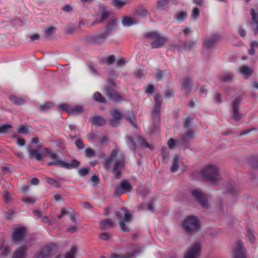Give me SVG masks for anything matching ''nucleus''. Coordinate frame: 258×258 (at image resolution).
<instances>
[{
    "instance_id": "nucleus-19",
    "label": "nucleus",
    "mask_w": 258,
    "mask_h": 258,
    "mask_svg": "<svg viewBox=\"0 0 258 258\" xmlns=\"http://www.w3.org/2000/svg\"><path fill=\"white\" fill-rule=\"evenodd\" d=\"M116 18H112L106 24L104 29L103 32L109 37L112 34V31L114 30L117 27Z\"/></svg>"
},
{
    "instance_id": "nucleus-14",
    "label": "nucleus",
    "mask_w": 258,
    "mask_h": 258,
    "mask_svg": "<svg viewBox=\"0 0 258 258\" xmlns=\"http://www.w3.org/2000/svg\"><path fill=\"white\" fill-rule=\"evenodd\" d=\"M110 115L112 118L109 120V125L113 127L118 126L123 117L121 113L117 109H113L111 111Z\"/></svg>"
},
{
    "instance_id": "nucleus-1",
    "label": "nucleus",
    "mask_w": 258,
    "mask_h": 258,
    "mask_svg": "<svg viewBox=\"0 0 258 258\" xmlns=\"http://www.w3.org/2000/svg\"><path fill=\"white\" fill-rule=\"evenodd\" d=\"M115 216L118 220V224L123 232H128L131 229L127 225L133 221L134 217L130 211L125 207H121L114 212Z\"/></svg>"
},
{
    "instance_id": "nucleus-43",
    "label": "nucleus",
    "mask_w": 258,
    "mask_h": 258,
    "mask_svg": "<svg viewBox=\"0 0 258 258\" xmlns=\"http://www.w3.org/2000/svg\"><path fill=\"white\" fill-rule=\"evenodd\" d=\"M233 78V75L231 73L224 74L222 76L219 77L221 82H230Z\"/></svg>"
},
{
    "instance_id": "nucleus-26",
    "label": "nucleus",
    "mask_w": 258,
    "mask_h": 258,
    "mask_svg": "<svg viewBox=\"0 0 258 258\" xmlns=\"http://www.w3.org/2000/svg\"><path fill=\"white\" fill-rule=\"evenodd\" d=\"M239 72L244 76L245 79H248L253 74L254 71L252 68L244 65L240 68Z\"/></svg>"
},
{
    "instance_id": "nucleus-61",
    "label": "nucleus",
    "mask_w": 258,
    "mask_h": 258,
    "mask_svg": "<svg viewBox=\"0 0 258 258\" xmlns=\"http://www.w3.org/2000/svg\"><path fill=\"white\" fill-rule=\"evenodd\" d=\"M75 144L79 150H82L84 148L85 145L80 139H78L75 142Z\"/></svg>"
},
{
    "instance_id": "nucleus-21",
    "label": "nucleus",
    "mask_w": 258,
    "mask_h": 258,
    "mask_svg": "<svg viewBox=\"0 0 258 258\" xmlns=\"http://www.w3.org/2000/svg\"><path fill=\"white\" fill-rule=\"evenodd\" d=\"M28 247L24 245L17 248L13 254L12 258H26Z\"/></svg>"
},
{
    "instance_id": "nucleus-30",
    "label": "nucleus",
    "mask_w": 258,
    "mask_h": 258,
    "mask_svg": "<svg viewBox=\"0 0 258 258\" xmlns=\"http://www.w3.org/2000/svg\"><path fill=\"white\" fill-rule=\"evenodd\" d=\"M9 100L14 104L22 105L25 103V100L23 97H18L14 95L9 96Z\"/></svg>"
},
{
    "instance_id": "nucleus-3",
    "label": "nucleus",
    "mask_w": 258,
    "mask_h": 258,
    "mask_svg": "<svg viewBox=\"0 0 258 258\" xmlns=\"http://www.w3.org/2000/svg\"><path fill=\"white\" fill-rule=\"evenodd\" d=\"M116 86L115 80H113L111 77H108L107 84L104 88V92L107 96L115 102H120L123 99L121 95L114 90Z\"/></svg>"
},
{
    "instance_id": "nucleus-35",
    "label": "nucleus",
    "mask_w": 258,
    "mask_h": 258,
    "mask_svg": "<svg viewBox=\"0 0 258 258\" xmlns=\"http://www.w3.org/2000/svg\"><path fill=\"white\" fill-rule=\"evenodd\" d=\"M126 139H127V145L131 150L135 153L136 152V143L134 138L131 136H126Z\"/></svg>"
},
{
    "instance_id": "nucleus-57",
    "label": "nucleus",
    "mask_w": 258,
    "mask_h": 258,
    "mask_svg": "<svg viewBox=\"0 0 258 258\" xmlns=\"http://www.w3.org/2000/svg\"><path fill=\"white\" fill-rule=\"evenodd\" d=\"M191 120V118L190 116L187 117L183 122V126L184 128L186 130H188L190 127V122Z\"/></svg>"
},
{
    "instance_id": "nucleus-16",
    "label": "nucleus",
    "mask_w": 258,
    "mask_h": 258,
    "mask_svg": "<svg viewBox=\"0 0 258 258\" xmlns=\"http://www.w3.org/2000/svg\"><path fill=\"white\" fill-rule=\"evenodd\" d=\"M110 12L109 11L108 7L102 4L99 5V11L97 14L98 20L102 23H104V22L109 17Z\"/></svg>"
},
{
    "instance_id": "nucleus-28",
    "label": "nucleus",
    "mask_w": 258,
    "mask_h": 258,
    "mask_svg": "<svg viewBox=\"0 0 258 258\" xmlns=\"http://www.w3.org/2000/svg\"><path fill=\"white\" fill-rule=\"evenodd\" d=\"M121 23L124 27H130L138 24V22L136 21L133 18L128 16H123L122 18Z\"/></svg>"
},
{
    "instance_id": "nucleus-8",
    "label": "nucleus",
    "mask_w": 258,
    "mask_h": 258,
    "mask_svg": "<svg viewBox=\"0 0 258 258\" xmlns=\"http://www.w3.org/2000/svg\"><path fill=\"white\" fill-rule=\"evenodd\" d=\"M108 37L104 33L94 35H89L86 37L85 41L87 43L91 44L103 45Z\"/></svg>"
},
{
    "instance_id": "nucleus-42",
    "label": "nucleus",
    "mask_w": 258,
    "mask_h": 258,
    "mask_svg": "<svg viewBox=\"0 0 258 258\" xmlns=\"http://www.w3.org/2000/svg\"><path fill=\"white\" fill-rule=\"evenodd\" d=\"M196 45L197 42L192 40H190L187 42H184L183 44L184 49L187 50H191L192 48L195 47Z\"/></svg>"
},
{
    "instance_id": "nucleus-52",
    "label": "nucleus",
    "mask_w": 258,
    "mask_h": 258,
    "mask_svg": "<svg viewBox=\"0 0 258 258\" xmlns=\"http://www.w3.org/2000/svg\"><path fill=\"white\" fill-rule=\"evenodd\" d=\"M46 180L50 185L53 186L56 188H60L61 187L60 184L56 180L52 178L46 177Z\"/></svg>"
},
{
    "instance_id": "nucleus-6",
    "label": "nucleus",
    "mask_w": 258,
    "mask_h": 258,
    "mask_svg": "<svg viewBox=\"0 0 258 258\" xmlns=\"http://www.w3.org/2000/svg\"><path fill=\"white\" fill-rule=\"evenodd\" d=\"M191 195L196 202L204 209H208L210 205L208 198L205 194L199 189H192Z\"/></svg>"
},
{
    "instance_id": "nucleus-5",
    "label": "nucleus",
    "mask_w": 258,
    "mask_h": 258,
    "mask_svg": "<svg viewBox=\"0 0 258 258\" xmlns=\"http://www.w3.org/2000/svg\"><path fill=\"white\" fill-rule=\"evenodd\" d=\"M81 164L80 161L75 158H71L69 163L60 159H58L49 162L47 165L49 166H55L70 170L78 169L81 165Z\"/></svg>"
},
{
    "instance_id": "nucleus-63",
    "label": "nucleus",
    "mask_w": 258,
    "mask_h": 258,
    "mask_svg": "<svg viewBox=\"0 0 258 258\" xmlns=\"http://www.w3.org/2000/svg\"><path fill=\"white\" fill-rule=\"evenodd\" d=\"M155 105L161 107L162 103V98L160 97L159 94H156L154 98Z\"/></svg>"
},
{
    "instance_id": "nucleus-23",
    "label": "nucleus",
    "mask_w": 258,
    "mask_h": 258,
    "mask_svg": "<svg viewBox=\"0 0 258 258\" xmlns=\"http://www.w3.org/2000/svg\"><path fill=\"white\" fill-rule=\"evenodd\" d=\"M99 228L101 230H107L115 226L114 222L110 219L102 220L99 222Z\"/></svg>"
},
{
    "instance_id": "nucleus-7",
    "label": "nucleus",
    "mask_w": 258,
    "mask_h": 258,
    "mask_svg": "<svg viewBox=\"0 0 258 258\" xmlns=\"http://www.w3.org/2000/svg\"><path fill=\"white\" fill-rule=\"evenodd\" d=\"M58 107L61 111L68 113L70 115L81 114L84 110V106L80 105L71 106L67 103H61Z\"/></svg>"
},
{
    "instance_id": "nucleus-49",
    "label": "nucleus",
    "mask_w": 258,
    "mask_h": 258,
    "mask_svg": "<svg viewBox=\"0 0 258 258\" xmlns=\"http://www.w3.org/2000/svg\"><path fill=\"white\" fill-rule=\"evenodd\" d=\"M56 29L54 26H51L45 29V34L47 37L54 35L56 32Z\"/></svg>"
},
{
    "instance_id": "nucleus-54",
    "label": "nucleus",
    "mask_w": 258,
    "mask_h": 258,
    "mask_svg": "<svg viewBox=\"0 0 258 258\" xmlns=\"http://www.w3.org/2000/svg\"><path fill=\"white\" fill-rule=\"evenodd\" d=\"M159 34L157 31H149L147 32L145 35V37L146 38H153L155 39Z\"/></svg>"
},
{
    "instance_id": "nucleus-24",
    "label": "nucleus",
    "mask_w": 258,
    "mask_h": 258,
    "mask_svg": "<svg viewBox=\"0 0 258 258\" xmlns=\"http://www.w3.org/2000/svg\"><path fill=\"white\" fill-rule=\"evenodd\" d=\"M243 247L244 245L241 241L237 243L236 248L234 251V258H244V253L242 251Z\"/></svg>"
},
{
    "instance_id": "nucleus-4",
    "label": "nucleus",
    "mask_w": 258,
    "mask_h": 258,
    "mask_svg": "<svg viewBox=\"0 0 258 258\" xmlns=\"http://www.w3.org/2000/svg\"><path fill=\"white\" fill-rule=\"evenodd\" d=\"M219 172L216 166L211 165L201 171V175L205 180L215 183L219 181Z\"/></svg>"
},
{
    "instance_id": "nucleus-47",
    "label": "nucleus",
    "mask_w": 258,
    "mask_h": 258,
    "mask_svg": "<svg viewBox=\"0 0 258 258\" xmlns=\"http://www.w3.org/2000/svg\"><path fill=\"white\" fill-rule=\"evenodd\" d=\"M249 164L252 169L258 168V158L252 157L249 159Z\"/></svg>"
},
{
    "instance_id": "nucleus-48",
    "label": "nucleus",
    "mask_w": 258,
    "mask_h": 258,
    "mask_svg": "<svg viewBox=\"0 0 258 258\" xmlns=\"http://www.w3.org/2000/svg\"><path fill=\"white\" fill-rule=\"evenodd\" d=\"M76 253V248L75 246H72L70 251L65 253L64 258H75V255Z\"/></svg>"
},
{
    "instance_id": "nucleus-34",
    "label": "nucleus",
    "mask_w": 258,
    "mask_h": 258,
    "mask_svg": "<svg viewBox=\"0 0 258 258\" xmlns=\"http://www.w3.org/2000/svg\"><path fill=\"white\" fill-rule=\"evenodd\" d=\"M93 99L97 102L100 103L105 104L106 103V100L102 94L98 92H95L93 96Z\"/></svg>"
},
{
    "instance_id": "nucleus-44",
    "label": "nucleus",
    "mask_w": 258,
    "mask_h": 258,
    "mask_svg": "<svg viewBox=\"0 0 258 258\" xmlns=\"http://www.w3.org/2000/svg\"><path fill=\"white\" fill-rule=\"evenodd\" d=\"M156 199L155 198H152L149 201L148 204H146V208L145 211H149L153 212L154 210V205Z\"/></svg>"
},
{
    "instance_id": "nucleus-64",
    "label": "nucleus",
    "mask_w": 258,
    "mask_h": 258,
    "mask_svg": "<svg viewBox=\"0 0 258 258\" xmlns=\"http://www.w3.org/2000/svg\"><path fill=\"white\" fill-rule=\"evenodd\" d=\"M214 100L216 102L221 104L223 102L222 95L219 92H216L214 97Z\"/></svg>"
},
{
    "instance_id": "nucleus-46",
    "label": "nucleus",
    "mask_w": 258,
    "mask_h": 258,
    "mask_svg": "<svg viewBox=\"0 0 258 258\" xmlns=\"http://www.w3.org/2000/svg\"><path fill=\"white\" fill-rule=\"evenodd\" d=\"M126 2L122 0H112V5L117 9H121Z\"/></svg>"
},
{
    "instance_id": "nucleus-25",
    "label": "nucleus",
    "mask_w": 258,
    "mask_h": 258,
    "mask_svg": "<svg viewBox=\"0 0 258 258\" xmlns=\"http://www.w3.org/2000/svg\"><path fill=\"white\" fill-rule=\"evenodd\" d=\"M91 122L93 125L102 126L106 123V120L102 116L95 115L91 118Z\"/></svg>"
},
{
    "instance_id": "nucleus-12",
    "label": "nucleus",
    "mask_w": 258,
    "mask_h": 258,
    "mask_svg": "<svg viewBox=\"0 0 258 258\" xmlns=\"http://www.w3.org/2000/svg\"><path fill=\"white\" fill-rule=\"evenodd\" d=\"M133 186L129 181L123 179L119 185L115 188V194L120 196L122 194L130 192L132 191Z\"/></svg>"
},
{
    "instance_id": "nucleus-36",
    "label": "nucleus",
    "mask_w": 258,
    "mask_h": 258,
    "mask_svg": "<svg viewBox=\"0 0 258 258\" xmlns=\"http://www.w3.org/2000/svg\"><path fill=\"white\" fill-rule=\"evenodd\" d=\"M12 128V125L9 123H6L0 125V134H6L11 132L10 130Z\"/></svg>"
},
{
    "instance_id": "nucleus-56",
    "label": "nucleus",
    "mask_w": 258,
    "mask_h": 258,
    "mask_svg": "<svg viewBox=\"0 0 258 258\" xmlns=\"http://www.w3.org/2000/svg\"><path fill=\"white\" fill-rule=\"evenodd\" d=\"M85 156L87 158H91L94 157L95 154V151L91 148H88L85 150Z\"/></svg>"
},
{
    "instance_id": "nucleus-41",
    "label": "nucleus",
    "mask_w": 258,
    "mask_h": 258,
    "mask_svg": "<svg viewBox=\"0 0 258 258\" xmlns=\"http://www.w3.org/2000/svg\"><path fill=\"white\" fill-rule=\"evenodd\" d=\"M90 167L88 166H86L79 168L78 172L81 177H85L90 173Z\"/></svg>"
},
{
    "instance_id": "nucleus-45",
    "label": "nucleus",
    "mask_w": 258,
    "mask_h": 258,
    "mask_svg": "<svg viewBox=\"0 0 258 258\" xmlns=\"http://www.w3.org/2000/svg\"><path fill=\"white\" fill-rule=\"evenodd\" d=\"M168 4L167 0H158L157 2L156 9H161L163 11L166 10V6Z\"/></svg>"
},
{
    "instance_id": "nucleus-2",
    "label": "nucleus",
    "mask_w": 258,
    "mask_h": 258,
    "mask_svg": "<svg viewBox=\"0 0 258 258\" xmlns=\"http://www.w3.org/2000/svg\"><path fill=\"white\" fill-rule=\"evenodd\" d=\"M201 222L195 215H191L186 217L181 223V227L188 234H192L201 228Z\"/></svg>"
},
{
    "instance_id": "nucleus-38",
    "label": "nucleus",
    "mask_w": 258,
    "mask_h": 258,
    "mask_svg": "<svg viewBox=\"0 0 258 258\" xmlns=\"http://www.w3.org/2000/svg\"><path fill=\"white\" fill-rule=\"evenodd\" d=\"M166 75L165 70H161L159 69L156 70V73L154 74V77L156 81L162 80Z\"/></svg>"
},
{
    "instance_id": "nucleus-39",
    "label": "nucleus",
    "mask_w": 258,
    "mask_h": 258,
    "mask_svg": "<svg viewBox=\"0 0 258 258\" xmlns=\"http://www.w3.org/2000/svg\"><path fill=\"white\" fill-rule=\"evenodd\" d=\"M179 158L177 156L174 157L172 161V164L170 168V171L172 173L176 172L179 169Z\"/></svg>"
},
{
    "instance_id": "nucleus-15",
    "label": "nucleus",
    "mask_w": 258,
    "mask_h": 258,
    "mask_svg": "<svg viewBox=\"0 0 258 258\" xmlns=\"http://www.w3.org/2000/svg\"><path fill=\"white\" fill-rule=\"evenodd\" d=\"M258 4L255 6V9L250 10L251 20L247 22L246 24L250 25L252 31H254V26L256 24V32H258Z\"/></svg>"
},
{
    "instance_id": "nucleus-55",
    "label": "nucleus",
    "mask_w": 258,
    "mask_h": 258,
    "mask_svg": "<svg viewBox=\"0 0 258 258\" xmlns=\"http://www.w3.org/2000/svg\"><path fill=\"white\" fill-rule=\"evenodd\" d=\"M17 132L19 134H23L25 135H27L29 133L27 126L24 125H20L18 126Z\"/></svg>"
},
{
    "instance_id": "nucleus-13",
    "label": "nucleus",
    "mask_w": 258,
    "mask_h": 258,
    "mask_svg": "<svg viewBox=\"0 0 258 258\" xmlns=\"http://www.w3.org/2000/svg\"><path fill=\"white\" fill-rule=\"evenodd\" d=\"M51 153L50 150L47 148H43L41 150V152L39 153L38 151L36 149H30L29 151V157L35 158L37 161H41L43 157H46L47 155Z\"/></svg>"
},
{
    "instance_id": "nucleus-60",
    "label": "nucleus",
    "mask_w": 258,
    "mask_h": 258,
    "mask_svg": "<svg viewBox=\"0 0 258 258\" xmlns=\"http://www.w3.org/2000/svg\"><path fill=\"white\" fill-rule=\"evenodd\" d=\"M155 91V88L153 85H148L146 87L145 92L150 94H153Z\"/></svg>"
},
{
    "instance_id": "nucleus-51",
    "label": "nucleus",
    "mask_w": 258,
    "mask_h": 258,
    "mask_svg": "<svg viewBox=\"0 0 258 258\" xmlns=\"http://www.w3.org/2000/svg\"><path fill=\"white\" fill-rule=\"evenodd\" d=\"M125 118L128 122H130L133 125V126L135 128H138L137 123L136 121V118L135 115H133L132 116H131L130 115H126L125 116Z\"/></svg>"
},
{
    "instance_id": "nucleus-53",
    "label": "nucleus",
    "mask_w": 258,
    "mask_h": 258,
    "mask_svg": "<svg viewBox=\"0 0 258 258\" xmlns=\"http://www.w3.org/2000/svg\"><path fill=\"white\" fill-rule=\"evenodd\" d=\"M191 19L197 20L200 17V10L198 7H195L191 12Z\"/></svg>"
},
{
    "instance_id": "nucleus-50",
    "label": "nucleus",
    "mask_w": 258,
    "mask_h": 258,
    "mask_svg": "<svg viewBox=\"0 0 258 258\" xmlns=\"http://www.w3.org/2000/svg\"><path fill=\"white\" fill-rule=\"evenodd\" d=\"M161 107L154 105L152 112V118H160Z\"/></svg>"
},
{
    "instance_id": "nucleus-18",
    "label": "nucleus",
    "mask_w": 258,
    "mask_h": 258,
    "mask_svg": "<svg viewBox=\"0 0 258 258\" xmlns=\"http://www.w3.org/2000/svg\"><path fill=\"white\" fill-rule=\"evenodd\" d=\"M168 41L167 36H161L160 35L151 43L152 49L159 48L163 47Z\"/></svg>"
},
{
    "instance_id": "nucleus-20",
    "label": "nucleus",
    "mask_w": 258,
    "mask_h": 258,
    "mask_svg": "<svg viewBox=\"0 0 258 258\" xmlns=\"http://www.w3.org/2000/svg\"><path fill=\"white\" fill-rule=\"evenodd\" d=\"M200 250V244L196 243L186 252L184 258H196Z\"/></svg>"
},
{
    "instance_id": "nucleus-9",
    "label": "nucleus",
    "mask_w": 258,
    "mask_h": 258,
    "mask_svg": "<svg viewBox=\"0 0 258 258\" xmlns=\"http://www.w3.org/2000/svg\"><path fill=\"white\" fill-rule=\"evenodd\" d=\"M125 166V161L124 157L120 155L119 159H115L114 164L112 170V173L114 174V177L116 179L120 178L122 173L121 170Z\"/></svg>"
},
{
    "instance_id": "nucleus-22",
    "label": "nucleus",
    "mask_w": 258,
    "mask_h": 258,
    "mask_svg": "<svg viewBox=\"0 0 258 258\" xmlns=\"http://www.w3.org/2000/svg\"><path fill=\"white\" fill-rule=\"evenodd\" d=\"M220 37L221 36L219 34H213L210 38L204 41L203 46L207 49H210L215 45Z\"/></svg>"
},
{
    "instance_id": "nucleus-58",
    "label": "nucleus",
    "mask_w": 258,
    "mask_h": 258,
    "mask_svg": "<svg viewBox=\"0 0 258 258\" xmlns=\"http://www.w3.org/2000/svg\"><path fill=\"white\" fill-rule=\"evenodd\" d=\"M246 237L247 239L250 242H252L254 239V236L252 231L249 228H246Z\"/></svg>"
},
{
    "instance_id": "nucleus-59",
    "label": "nucleus",
    "mask_w": 258,
    "mask_h": 258,
    "mask_svg": "<svg viewBox=\"0 0 258 258\" xmlns=\"http://www.w3.org/2000/svg\"><path fill=\"white\" fill-rule=\"evenodd\" d=\"M189 140H190L184 135L181 139V143L182 144L184 145L186 148H187L190 145V143Z\"/></svg>"
},
{
    "instance_id": "nucleus-11",
    "label": "nucleus",
    "mask_w": 258,
    "mask_h": 258,
    "mask_svg": "<svg viewBox=\"0 0 258 258\" xmlns=\"http://www.w3.org/2000/svg\"><path fill=\"white\" fill-rule=\"evenodd\" d=\"M56 246L55 244L50 243L44 246L41 250L37 252L34 255V258H49L53 248Z\"/></svg>"
},
{
    "instance_id": "nucleus-29",
    "label": "nucleus",
    "mask_w": 258,
    "mask_h": 258,
    "mask_svg": "<svg viewBox=\"0 0 258 258\" xmlns=\"http://www.w3.org/2000/svg\"><path fill=\"white\" fill-rule=\"evenodd\" d=\"M192 84L191 83V79L189 76H186L183 80L181 89L183 90H187L189 92H190Z\"/></svg>"
},
{
    "instance_id": "nucleus-27",
    "label": "nucleus",
    "mask_w": 258,
    "mask_h": 258,
    "mask_svg": "<svg viewBox=\"0 0 258 258\" xmlns=\"http://www.w3.org/2000/svg\"><path fill=\"white\" fill-rule=\"evenodd\" d=\"M153 120V123L152 125L150 133L151 135H155L160 131V127L161 125L160 118H152Z\"/></svg>"
},
{
    "instance_id": "nucleus-10",
    "label": "nucleus",
    "mask_w": 258,
    "mask_h": 258,
    "mask_svg": "<svg viewBox=\"0 0 258 258\" xmlns=\"http://www.w3.org/2000/svg\"><path fill=\"white\" fill-rule=\"evenodd\" d=\"M26 229L23 226L15 228L12 235V241L14 243L23 241L26 238Z\"/></svg>"
},
{
    "instance_id": "nucleus-40",
    "label": "nucleus",
    "mask_w": 258,
    "mask_h": 258,
    "mask_svg": "<svg viewBox=\"0 0 258 258\" xmlns=\"http://www.w3.org/2000/svg\"><path fill=\"white\" fill-rule=\"evenodd\" d=\"M138 139L140 144L144 148H148L150 149L151 150H153V148L152 146L148 143L146 139L142 136H138Z\"/></svg>"
},
{
    "instance_id": "nucleus-33",
    "label": "nucleus",
    "mask_w": 258,
    "mask_h": 258,
    "mask_svg": "<svg viewBox=\"0 0 258 258\" xmlns=\"http://www.w3.org/2000/svg\"><path fill=\"white\" fill-rule=\"evenodd\" d=\"M187 16V13L186 11H182L177 13L174 16V19L179 22H183L185 20Z\"/></svg>"
},
{
    "instance_id": "nucleus-31",
    "label": "nucleus",
    "mask_w": 258,
    "mask_h": 258,
    "mask_svg": "<svg viewBox=\"0 0 258 258\" xmlns=\"http://www.w3.org/2000/svg\"><path fill=\"white\" fill-rule=\"evenodd\" d=\"M135 13L137 16L140 17L149 15L148 11L142 6H139L136 8Z\"/></svg>"
},
{
    "instance_id": "nucleus-32",
    "label": "nucleus",
    "mask_w": 258,
    "mask_h": 258,
    "mask_svg": "<svg viewBox=\"0 0 258 258\" xmlns=\"http://www.w3.org/2000/svg\"><path fill=\"white\" fill-rule=\"evenodd\" d=\"M54 106V104L53 102L50 101H47L45 102L44 104H40L38 108L40 111L44 112L47 111L48 109L52 108Z\"/></svg>"
},
{
    "instance_id": "nucleus-62",
    "label": "nucleus",
    "mask_w": 258,
    "mask_h": 258,
    "mask_svg": "<svg viewBox=\"0 0 258 258\" xmlns=\"http://www.w3.org/2000/svg\"><path fill=\"white\" fill-rule=\"evenodd\" d=\"M99 238L104 241H107L111 238V236L109 233L103 232L100 234Z\"/></svg>"
},
{
    "instance_id": "nucleus-37",
    "label": "nucleus",
    "mask_w": 258,
    "mask_h": 258,
    "mask_svg": "<svg viewBox=\"0 0 258 258\" xmlns=\"http://www.w3.org/2000/svg\"><path fill=\"white\" fill-rule=\"evenodd\" d=\"M137 252V250H134L132 252L126 254L124 256H122L120 254H117L115 253H112L110 256L109 258H132L134 254Z\"/></svg>"
},
{
    "instance_id": "nucleus-17",
    "label": "nucleus",
    "mask_w": 258,
    "mask_h": 258,
    "mask_svg": "<svg viewBox=\"0 0 258 258\" xmlns=\"http://www.w3.org/2000/svg\"><path fill=\"white\" fill-rule=\"evenodd\" d=\"M242 99L240 97L236 98L233 101L232 106L233 110L232 118L236 121H240L241 119V114L239 112V104L241 102Z\"/></svg>"
}]
</instances>
